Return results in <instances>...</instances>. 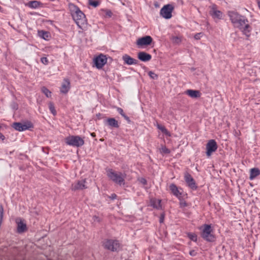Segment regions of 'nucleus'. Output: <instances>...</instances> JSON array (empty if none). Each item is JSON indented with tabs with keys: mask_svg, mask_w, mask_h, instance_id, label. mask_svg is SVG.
Masks as SVG:
<instances>
[{
	"mask_svg": "<svg viewBox=\"0 0 260 260\" xmlns=\"http://www.w3.org/2000/svg\"><path fill=\"white\" fill-rule=\"evenodd\" d=\"M139 180L140 182L143 185H146L147 184V180L144 178H141Z\"/></svg>",
	"mask_w": 260,
	"mask_h": 260,
	"instance_id": "nucleus-37",
	"label": "nucleus"
},
{
	"mask_svg": "<svg viewBox=\"0 0 260 260\" xmlns=\"http://www.w3.org/2000/svg\"><path fill=\"white\" fill-rule=\"evenodd\" d=\"M180 207H182V208L185 207L187 206V204L185 201H183L181 199V200H180Z\"/></svg>",
	"mask_w": 260,
	"mask_h": 260,
	"instance_id": "nucleus-36",
	"label": "nucleus"
},
{
	"mask_svg": "<svg viewBox=\"0 0 260 260\" xmlns=\"http://www.w3.org/2000/svg\"><path fill=\"white\" fill-rule=\"evenodd\" d=\"M152 41V38L149 36L141 38L137 40V44L138 46H148L150 45Z\"/></svg>",
	"mask_w": 260,
	"mask_h": 260,
	"instance_id": "nucleus-15",
	"label": "nucleus"
},
{
	"mask_svg": "<svg viewBox=\"0 0 260 260\" xmlns=\"http://www.w3.org/2000/svg\"><path fill=\"white\" fill-rule=\"evenodd\" d=\"M161 200L152 198L150 200V205L157 209H161Z\"/></svg>",
	"mask_w": 260,
	"mask_h": 260,
	"instance_id": "nucleus-20",
	"label": "nucleus"
},
{
	"mask_svg": "<svg viewBox=\"0 0 260 260\" xmlns=\"http://www.w3.org/2000/svg\"><path fill=\"white\" fill-rule=\"evenodd\" d=\"M174 10V7L170 4L164 6L160 11V15L165 19H170L172 16V13Z\"/></svg>",
	"mask_w": 260,
	"mask_h": 260,
	"instance_id": "nucleus-7",
	"label": "nucleus"
},
{
	"mask_svg": "<svg viewBox=\"0 0 260 260\" xmlns=\"http://www.w3.org/2000/svg\"><path fill=\"white\" fill-rule=\"evenodd\" d=\"M206 147V155L208 157H210L213 152L216 151L218 146L216 141L212 139L208 141Z\"/></svg>",
	"mask_w": 260,
	"mask_h": 260,
	"instance_id": "nucleus-8",
	"label": "nucleus"
},
{
	"mask_svg": "<svg viewBox=\"0 0 260 260\" xmlns=\"http://www.w3.org/2000/svg\"><path fill=\"white\" fill-rule=\"evenodd\" d=\"M91 136L92 137H95V133H91Z\"/></svg>",
	"mask_w": 260,
	"mask_h": 260,
	"instance_id": "nucleus-44",
	"label": "nucleus"
},
{
	"mask_svg": "<svg viewBox=\"0 0 260 260\" xmlns=\"http://www.w3.org/2000/svg\"><path fill=\"white\" fill-rule=\"evenodd\" d=\"M157 127L166 135L170 136L171 135L170 132L166 128V127L164 126L157 124Z\"/></svg>",
	"mask_w": 260,
	"mask_h": 260,
	"instance_id": "nucleus-28",
	"label": "nucleus"
},
{
	"mask_svg": "<svg viewBox=\"0 0 260 260\" xmlns=\"http://www.w3.org/2000/svg\"><path fill=\"white\" fill-rule=\"evenodd\" d=\"M41 61L44 64H48L49 63V60L48 58L46 57H43L41 58Z\"/></svg>",
	"mask_w": 260,
	"mask_h": 260,
	"instance_id": "nucleus-34",
	"label": "nucleus"
},
{
	"mask_svg": "<svg viewBox=\"0 0 260 260\" xmlns=\"http://www.w3.org/2000/svg\"><path fill=\"white\" fill-rule=\"evenodd\" d=\"M260 175V170L258 168H252L250 170L249 179L253 180Z\"/></svg>",
	"mask_w": 260,
	"mask_h": 260,
	"instance_id": "nucleus-23",
	"label": "nucleus"
},
{
	"mask_svg": "<svg viewBox=\"0 0 260 260\" xmlns=\"http://www.w3.org/2000/svg\"><path fill=\"white\" fill-rule=\"evenodd\" d=\"M122 58L124 63L127 65L137 64L138 62L137 59L132 58L126 54H124Z\"/></svg>",
	"mask_w": 260,
	"mask_h": 260,
	"instance_id": "nucleus-18",
	"label": "nucleus"
},
{
	"mask_svg": "<svg viewBox=\"0 0 260 260\" xmlns=\"http://www.w3.org/2000/svg\"><path fill=\"white\" fill-rule=\"evenodd\" d=\"M48 106H49V110L51 112V113L53 115H56V111L55 109V107L54 106V104L52 102H49L48 103Z\"/></svg>",
	"mask_w": 260,
	"mask_h": 260,
	"instance_id": "nucleus-30",
	"label": "nucleus"
},
{
	"mask_svg": "<svg viewBox=\"0 0 260 260\" xmlns=\"http://www.w3.org/2000/svg\"><path fill=\"white\" fill-rule=\"evenodd\" d=\"M164 220V214H162L160 215V219H159V222L160 223L163 222Z\"/></svg>",
	"mask_w": 260,
	"mask_h": 260,
	"instance_id": "nucleus-41",
	"label": "nucleus"
},
{
	"mask_svg": "<svg viewBox=\"0 0 260 260\" xmlns=\"http://www.w3.org/2000/svg\"><path fill=\"white\" fill-rule=\"evenodd\" d=\"M42 3L37 1H29L26 5L27 7L31 9H37L41 7Z\"/></svg>",
	"mask_w": 260,
	"mask_h": 260,
	"instance_id": "nucleus-24",
	"label": "nucleus"
},
{
	"mask_svg": "<svg viewBox=\"0 0 260 260\" xmlns=\"http://www.w3.org/2000/svg\"><path fill=\"white\" fill-rule=\"evenodd\" d=\"M138 58L142 61L146 62L150 60L152 56L150 54L142 51L138 53Z\"/></svg>",
	"mask_w": 260,
	"mask_h": 260,
	"instance_id": "nucleus-19",
	"label": "nucleus"
},
{
	"mask_svg": "<svg viewBox=\"0 0 260 260\" xmlns=\"http://www.w3.org/2000/svg\"><path fill=\"white\" fill-rule=\"evenodd\" d=\"M201 230V237L205 240L208 242H213L215 240V237L211 233V226L209 224H204L200 228Z\"/></svg>",
	"mask_w": 260,
	"mask_h": 260,
	"instance_id": "nucleus-5",
	"label": "nucleus"
},
{
	"mask_svg": "<svg viewBox=\"0 0 260 260\" xmlns=\"http://www.w3.org/2000/svg\"><path fill=\"white\" fill-rule=\"evenodd\" d=\"M111 198L112 199H115L116 198L117 195L116 194H115V193H113V194H111Z\"/></svg>",
	"mask_w": 260,
	"mask_h": 260,
	"instance_id": "nucleus-43",
	"label": "nucleus"
},
{
	"mask_svg": "<svg viewBox=\"0 0 260 260\" xmlns=\"http://www.w3.org/2000/svg\"><path fill=\"white\" fill-rule=\"evenodd\" d=\"M185 93L192 98H197L201 96V93L199 90L188 89Z\"/></svg>",
	"mask_w": 260,
	"mask_h": 260,
	"instance_id": "nucleus-21",
	"label": "nucleus"
},
{
	"mask_svg": "<svg viewBox=\"0 0 260 260\" xmlns=\"http://www.w3.org/2000/svg\"><path fill=\"white\" fill-rule=\"evenodd\" d=\"M201 33H199V34H197L194 35V39H196V40H199L200 39V37H201Z\"/></svg>",
	"mask_w": 260,
	"mask_h": 260,
	"instance_id": "nucleus-39",
	"label": "nucleus"
},
{
	"mask_svg": "<svg viewBox=\"0 0 260 260\" xmlns=\"http://www.w3.org/2000/svg\"><path fill=\"white\" fill-rule=\"evenodd\" d=\"M89 4L95 8L100 5V2L98 1L89 0Z\"/></svg>",
	"mask_w": 260,
	"mask_h": 260,
	"instance_id": "nucleus-33",
	"label": "nucleus"
},
{
	"mask_svg": "<svg viewBox=\"0 0 260 260\" xmlns=\"http://www.w3.org/2000/svg\"><path fill=\"white\" fill-rule=\"evenodd\" d=\"M247 39L249 38L251 36V33L252 30L251 26L248 22H246L245 24L242 25L239 28H238Z\"/></svg>",
	"mask_w": 260,
	"mask_h": 260,
	"instance_id": "nucleus-13",
	"label": "nucleus"
},
{
	"mask_svg": "<svg viewBox=\"0 0 260 260\" xmlns=\"http://www.w3.org/2000/svg\"><path fill=\"white\" fill-rule=\"evenodd\" d=\"M107 59L106 56L100 55L94 59V63L98 69H101L106 63Z\"/></svg>",
	"mask_w": 260,
	"mask_h": 260,
	"instance_id": "nucleus-14",
	"label": "nucleus"
},
{
	"mask_svg": "<svg viewBox=\"0 0 260 260\" xmlns=\"http://www.w3.org/2000/svg\"><path fill=\"white\" fill-rule=\"evenodd\" d=\"M148 75L152 79H155L157 78V75L152 71L149 72Z\"/></svg>",
	"mask_w": 260,
	"mask_h": 260,
	"instance_id": "nucleus-35",
	"label": "nucleus"
},
{
	"mask_svg": "<svg viewBox=\"0 0 260 260\" xmlns=\"http://www.w3.org/2000/svg\"><path fill=\"white\" fill-rule=\"evenodd\" d=\"M188 237L193 241L196 242L197 241V236L194 233H188Z\"/></svg>",
	"mask_w": 260,
	"mask_h": 260,
	"instance_id": "nucleus-31",
	"label": "nucleus"
},
{
	"mask_svg": "<svg viewBox=\"0 0 260 260\" xmlns=\"http://www.w3.org/2000/svg\"><path fill=\"white\" fill-rule=\"evenodd\" d=\"M107 14L110 15L111 14V12L110 11H107Z\"/></svg>",
	"mask_w": 260,
	"mask_h": 260,
	"instance_id": "nucleus-45",
	"label": "nucleus"
},
{
	"mask_svg": "<svg viewBox=\"0 0 260 260\" xmlns=\"http://www.w3.org/2000/svg\"><path fill=\"white\" fill-rule=\"evenodd\" d=\"M41 91L47 98H50L51 96V92L46 87L43 86L42 87Z\"/></svg>",
	"mask_w": 260,
	"mask_h": 260,
	"instance_id": "nucleus-29",
	"label": "nucleus"
},
{
	"mask_svg": "<svg viewBox=\"0 0 260 260\" xmlns=\"http://www.w3.org/2000/svg\"><path fill=\"white\" fill-rule=\"evenodd\" d=\"M1 8H1V7L0 6V10L1 9Z\"/></svg>",
	"mask_w": 260,
	"mask_h": 260,
	"instance_id": "nucleus-46",
	"label": "nucleus"
},
{
	"mask_svg": "<svg viewBox=\"0 0 260 260\" xmlns=\"http://www.w3.org/2000/svg\"><path fill=\"white\" fill-rule=\"evenodd\" d=\"M93 220L94 221H98V222L100 221V219L99 217L96 216H94L93 217Z\"/></svg>",
	"mask_w": 260,
	"mask_h": 260,
	"instance_id": "nucleus-40",
	"label": "nucleus"
},
{
	"mask_svg": "<svg viewBox=\"0 0 260 260\" xmlns=\"http://www.w3.org/2000/svg\"><path fill=\"white\" fill-rule=\"evenodd\" d=\"M86 182V180L85 179L76 181L72 184L71 189L74 191L86 189L87 188V186L85 184Z\"/></svg>",
	"mask_w": 260,
	"mask_h": 260,
	"instance_id": "nucleus-12",
	"label": "nucleus"
},
{
	"mask_svg": "<svg viewBox=\"0 0 260 260\" xmlns=\"http://www.w3.org/2000/svg\"><path fill=\"white\" fill-rule=\"evenodd\" d=\"M104 246L106 248L114 251L119 249L120 244L117 240H108L104 243Z\"/></svg>",
	"mask_w": 260,
	"mask_h": 260,
	"instance_id": "nucleus-10",
	"label": "nucleus"
},
{
	"mask_svg": "<svg viewBox=\"0 0 260 260\" xmlns=\"http://www.w3.org/2000/svg\"><path fill=\"white\" fill-rule=\"evenodd\" d=\"M5 136L0 132V140H4Z\"/></svg>",
	"mask_w": 260,
	"mask_h": 260,
	"instance_id": "nucleus-42",
	"label": "nucleus"
},
{
	"mask_svg": "<svg viewBox=\"0 0 260 260\" xmlns=\"http://www.w3.org/2000/svg\"><path fill=\"white\" fill-rule=\"evenodd\" d=\"M107 123L110 126L118 128L119 124L118 121L114 118H109L107 120Z\"/></svg>",
	"mask_w": 260,
	"mask_h": 260,
	"instance_id": "nucleus-25",
	"label": "nucleus"
},
{
	"mask_svg": "<svg viewBox=\"0 0 260 260\" xmlns=\"http://www.w3.org/2000/svg\"><path fill=\"white\" fill-rule=\"evenodd\" d=\"M170 190L172 193L179 200L183 197V191L181 187H178L175 184L172 183L169 186Z\"/></svg>",
	"mask_w": 260,
	"mask_h": 260,
	"instance_id": "nucleus-11",
	"label": "nucleus"
},
{
	"mask_svg": "<svg viewBox=\"0 0 260 260\" xmlns=\"http://www.w3.org/2000/svg\"><path fill=\"white\" fill-rule=\"evenodd\" d=\"M228 15L233 26L236 28H239L246 22H248V19L244 16L240 15L234 11H230L228 12Z\"/></svg>",
	"mask_w": 260,
	"mask_h": 260,
	"instance_id": "nucleus-2",
	"label": "nucleus"
},
{
	"mask_svg": "<svg viewBox=\"0 0 260 260\" xmlns=\"http://www.w3.org/2000/svg\"><path fill=\"white\" fill-rule=\"evenodd\" d=\"M26 229V225L22 221L17 223V231L19 233L24 232Z\"/></svg>",
	"mask_w": 260,
	"mask_h": 260,
	"instance_id": "nucleus-26",
	"label": "nucleus"
},
{
	"mask_svg": "<svg viewBox=\"0 0 260 260\" xmlns=\"http://www.w3.org/2000/svg\"><path fill=\"white\" fill-rule=\"evenodd\" d=\"M64 141L67 145L76 147H81L84 144V139L79 136H69Z\"/></svg>",
	"mask_w": 260,
	"mask_h": 260,
	"instance_id": "nucleus-4",
	"label": "nucleus"
},
{
	"mask_svg": "<svg viewBox=\"0 0 260 260\" xmlns=\"http://www.w3.org/2000/svg\"><path fill=\"white\" fill-rule=\"evenodd\" d=\"M71 88L70 82L69 79H64L60 88V91L62 93H67Z\"/></svg>",
	"mask_w": 260,
	"mask_h": 260,
	"instance_id": "nucleus-16",
	"label": "nucleus"
},
{
	"mask_svg": "<svg viewBox=\"0 0 260 260\" xmlns=\"http://www.w3.org/2000/svg\"><path fill=\"white\" fill-rule=\"evenodd\" d=\"M197 253V252L194 250H191L189 252V254L192 256H196Z\"/></svg>",
	"mask_w": 260,
	"mask_h": 260,
	"instance_id": "nucleus-38",
	"label": "nucleus"
},
{
	"mask_svg": "<svg viewBox=\"0 0 260 260\" xmlns=\"http://www.w3.org/2000/svg\"><path fill=\"white\" fill-rule=\"evenodd\" d=\"M209 13L215 21L222 19L223 17V13L218 9L217 5L215 4L209 7Z\"/></svg>",
	"mask_w": 260,
	"mask_h": 260,
	"instance_id": "nucleus-6",
	"label": "nucleus"
},
{
	"mask_svg": "<svg viewBox=\"0 0 260 260\" xmlns=\"http://www.w3.org/2000/svg\"><path fill=\"white\" fill-rule=\"evenodd\" d=\"M117 111L127 121L128 123L131 122L130 118L125 114L122 108L117 107Z\"/></svg>",
	"mask_w": 260,
	"mask_h": 260,
	"instance_id": "nucleus-27",
	"label": "nucleus"
},
{
	"mask_svg": "<svg viewBox=\"0 0 260 260\" xmlns=\"http://www.w3.org/2000/svg\"><path fill=\"white\" fill-rule=\"evenodd\" d=\"M108 177L112 181L120 185L124 184L126 174L121 172H117L112 169L106 170Z\"/></svg>",
	"mask_w": 260,
	"mask_h": 260,
	"instance_id": "nucleus-3",
	"label": "nucleus"
},
{
	"mask_svg": "<svg viewBox=\"0 0 260 260\" xmlns=\"http://www.w3.org/2000/svg\"><path fill=\"white\" fill-rule=\"evenodd\" d=\"M13 127L17 131L22 132L33 127L31 122L27 121L23 123L15 122L13 123Z\"/></svg>",
	"mask_w": 260,
	"mask_h": 260,
	"instance_id": "nucleus-9",
	"label": "nucleus"
},
{
	"mask_svg": "<svg viewBox=\"0 0 260 260\" xmlns=\"http://www.w3.org/2000/svg\"><path fill=\"white\" fill-rule=\"evenodd\" d=\"M185 180L186 183L187 184L188 186L191 188L192 189H196L197 188V186L196 185L195 181L193 179V178L191 177V176L189 174H187L185 175Z\"/></svg>",
	"mask_w": 260,
	"mask_h": 260,
	"instance_id": "nucleus-17",
	"label": "nucleus"
},
{
	"mask_svg": "<svg viewBox=\"0 0 260 260\" xmlns=\"http://www.w3.org/2000/svg\"><path fill=\"white\" fill-rule=\"evenodd\" d=\"M38 36L45 40H49L50 38H51L50 34L49 31H45V30H38Z\"/></svg>",
	"mask_w": 260,
	"mask_h": 260,
	"instance_id": "nucleus-22",
	"label": "nucleus"
},
{
	"mask_svg": "<svg viewBox=\"0 0 260 260\" xmlns=\"http://www.w3.org/2000/svg\"><path fill=\"white\" fill-rule=\"evenodd\" d=\"M69 8L74 20L79 28L82 27L86 22L85 14L74 4H70Z\"/></svg>",
	"mask_w": 260,
	"mask_h": 260,
	"instance_id": "nucleus-1",
	"label": "nucleus"
},
{
	"mask_svg": "<svg viewBox=\"0 0 260 260\" xmlns=\"http://www.w3.org/2000/svg\"><path fill=\"white\" fill-rule=\"evenodd\" d=\"M160 152L162 154H169L170 153V151L166 146H162L160 149Z\"/></svg>",
	"mask_w": 260,
	"mask_h": 260,
	"instance_id": "nucleus-32",
	"label": "nucleus"
}]
</instances>
